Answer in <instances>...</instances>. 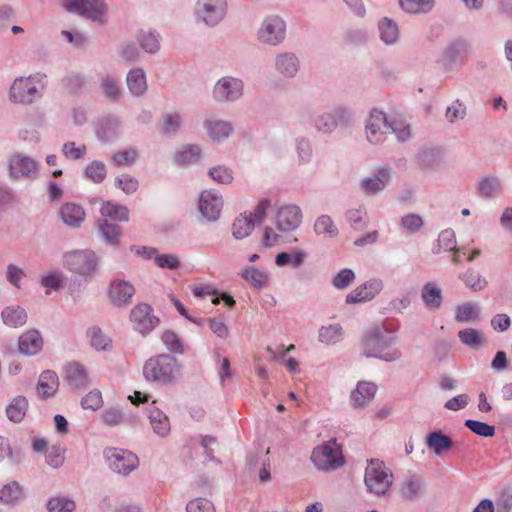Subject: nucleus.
Here are the masks:
<instances>
[{"instance_id": "1", "label": "nucleus", "mask_w": 512, "mask_h": 512, "mask_svg": "<svg viewBox=\"0 0 512 512\" xmlns=\"http://www.w3.org/2000/svg\"><path fill=\"white\" fill-rule=\"evenodd\" d=\"M46 82L44 74L17 78L10 88L9 98L14 103L31 104L41 97V91L45 88Z\"/></svg>"}, {"instance_id": "2", "label": "nucleus", "mask_w": 512, "mask_h": 512, "mask_svg": "<svg viewBox=\"0 0 512 512\" xmlns=\"http://www.w3.org/2000/svg\"><path fill=\"white\" fill-rule=\"evenodd\" d=\"M364 483L369 493L385 496L393 483V474L382 461H369L364 475Z\"/></svg>"}, {"instance_id": "3", "label": "nucleus", "mask_w": 512, "mask_h": 512, "mask_svg": "<svg viewBox=\"0 0 512 512\" xmlns=\"http://www.w3.org/2000/svg\"><path fill=\"white\" fill-rule=\"evenodd\" d=\"M179 371L177 360L170 355H158L148 359L143 366V374L148 381L169 383Z\"/></svg>"}, {"instance_id": "4", "label": "nucleus", "mask_w": 512, "mask_h": 512, "mask_svg": "<svg viewBox=\"0 0 512 512\" xmlns=\"http://www.w3.org/2000/svg\"><path fill=\"white\" fill-rule=\"evenodd\" d=\"M363 353L367 357H377L385 361H393L400 356L399 351L391 346V339L386 340L378 328L365 336Z\"/></svg>"}, {"instance_id": "5", "label": "nucleus", "mask_w": 512, "mask_h": 512, "mask_svg": "<svg viewBox=\"0 0 512 512\" xmlns=\"http://www.w3.org/2000/svg\"><path fill=\"white\" fill-rule=\"evenodd\" d=\"M311 460L324 471L335 470L344 464L341 448L335 441H329L313 450Z\"/></svg>"}, {"instance_id": "6", "label": "nucleus", "mask_w": 512, "mask_h": 512, "mask_svg": "<svg viewBox=\"0 0 512 512\" xmlns=\"http://www.w3.org/2000/svg\"><path fill=\"white\" fill-rule=\"evenodd\" d=\"M64 8L70 13L87 17L93 21L104 22L106 5L103 0H66Z\"/></svg>"}, {"instance_id": "7", "label": "nucleus", "mask_w": 512, "mask_h": 512, "mask_svg": "<svg viewBox=\"0 0 512 512\" xmlns=\"http://www.w3.org/2000/svg\"><path fill=\"white\" fill-rule=\"evenodd\" d=\"M65 264L75 273L88 275L95 271L97 259L91 250H78L65 255Z\"/></svg>"}, {"instance_id": "8", "label": "nucleus", "mask_w": 512, "mask_h": 512, "mask_svg": "<svg viewBox=\"0 0 512 512\" xmlns=\"http://www.w3.org/2000/svg\"><path fill=\"white\" fill-rule=\"evenodd\" d=\"M105 457L110 468L120 474L126 475L138 466L137 456L128 450L109 448L105 451Z\"/></svg>"}, {"instance_id": "9", "label": "nucleus", "mask_w": 512, "mask_h": 512, "mask_svg": "<svg viewBox=\"0 0 512 512\" xmlns=\"http://www.w3.org/2000/svg\"><path fill=\"white\" fill-rule=\"evenodd\" d=\"M130 320L134 329L143 336L149 334L159 324V319L154 316L153 309L147 304L136 305L131 311Z\"/></svg>"}, {"instance_id": "10", "label": "nucleus", "mask_w": 512, "mask_h": 512, "mask_svg": "<svg viewBox=\"0 0 512 512\" xmlns=\"http://www.w3.org/2000/svg\"><path fill=\"white\" fill-rule=\"evenodd\" d=\"M286 34V26L284 21L278 16L267 17L259 31L258 38L264 43L276 45L280 43Z\"/></svg>"}, {"instance_id": "11", "label": "nucleus", "mask_w": 512, "mask_h": 512, "mask_svg": "<svg viewBox=\"0 0 512 512\" xmlns=\"http://www.w3.org/2000/svg\"><path fill=\"white\" fill-rule=\"evenodd\" d=\"M302 222L301 209L296 205H284L277 211L275 225L279 231L290 232L296 230Z\"/></svg>"}, {"instance_id": "12", "label": "nucleus", "mask_w": 512, "mask_h": 512, "mask_svg": "<svg viewBox=\"0 0 512 512\" xmlns=\"http://www.w3.org/2000/svg\"><path fill=\"white\" fill-rule=\"evenodd\" d=\"M226 11L225 0H198L196 12L208 25L220 22Z\"/></svg>"}, {"instance_id": "13", "label": "nucleus", "mask_w": 512, "mask_h": 512, "mask_svg": "<svg viewBox=\"0 0 512 512\" xmlns=\"http://www.w3.org/2000/svg\"><path fill=\"white\" fill-rule=\"evenodd\" d=\"M390 132L391 124L388 123L385 114L376 110L372 111L366 125L368 140L373 144L379 143Z\"/></svg>"}, {"instance_id": "14", "label": "nucleus", "mask_w": 512, "mask_h": 512, "mask_svg": "<svg viewBox=\"0 0 512 512\" xmlns=\"http://www.w3.org/2000/svg\"><path fill=\"white\" fill-rule=\"evenodd\" d=\"M199 211L209 221H215L219 218L222 207V196L214 191H203L199 198Z\"/></svg>"}, {"instance_id": "15", "label": "nucleus", "mask_w": 512, "mask_h": 512, "mask_svg": "<svg viewBox=\"0 0 512 512\" xmlns=\"http://www.w3.org/2000/svg\"><path fill=\"white\" fill-rule=\"evenodd\" d=\"M37 172L38 165L30 157L14 155L10 160V175L15 179L34 178Z\"/></svg>"}, {"instance_id": "16", "label": "nucleus", "mask_w": 512, "mask_h": 512, "mask_svg": "<svg viewBox=\"0 0 512 512\" xmlns=\"http://www.w3.org/2000/svg\"><path fill=\"white\" fill-rule=\"evenodd\" d=\"M243 90L242 82L234 78H223L214 87V97L218 101H233L238 99Z\"/></svg>"}, {"instance_id": "17", "label": "nucleus", "mask_w": 512, "mask_h": 512, "mask_svg": "<svg viewBox=\"0 0 512 512\" xmlns=\"http://www.w3.org/2000/svg\"><path fill=\"white\" fill-rule=\"evenodd\" d=\"M382 287L383 284L381 280L371 279L349 293L346 297V302L354 304L369 301L382 290Z\"/></svg>"}, {"instance_id": "18", "label": "nucleus", "mask_w": 512, "mask_h": 512, "mask_svg": "<svg viewBox=\"0 0 512 512\" xmlns=\"http://www.w3.org/2000/svg\"><path fill=\"white\" fill-rule=\"evenodd\" d=\"M18 346L21 353L36 355L42 350L43 338L38 330H27L19 337Z\"/></svg>"}, {"instance_id": "19", "label": "nucleus", "mask_w": 512, "mask_h": 512, "mask_svg": "<svg viewBox=\"0 0 512 512\" xmlns=\"http://www.w3.org/2000/svg\"><path fill=\"white\" fill-rule=\"evenodd\" d=\"M134 293L135 289L133 285L124 280H115L109 287V297L116 305L129 303Z\"/></svg>"}, {"instance_id": "20", "label": "nucleus", "mask_w": 512, "mask_h": 512, "mask_svg": "<svg viewBox=\"0 0 512 512\" xmlns=\"http://www.w3.org/2000/svg\"><path fill=\"white\" fill-rule=\"evenodd\" d=\"M59 387V379L54 371H43L37 383V394L39 397L46 399L53 396Z\"/></svg>"}, {"instance_id": "21", "label": "nucleus", "mask_w": 512, "mask_h": 512, "mask_svg": "<svg viewBox=\"0 0 512 512\" xmlns=\"http://www.w3.org/2000/svg\"><path fill=\"white\" fill-rule=\"evenodd\" d=\"M376 386L371 382L361 381L351 392V403L354 407H363L370 403L376 394Z\"/></svg>"}, {"instance_id": "22", "label": "nucleus", "mask_w": 512, "mask_h": 512, "mask_svg": "<svg viewBox=\"0 0 512 512\" xmlns=\"http://www.w3.org/2000/svg\"><path fill=\"white\" fill-rule=\"evenodd\" d=\"M148 417L150 420V424L153 428V431L161 436L165 437L170 433L171 426L170 421L167 415L159 410L154 403L150 406L148 410Z\"/></svg>"}, {"instance_id": "23", "label": "nucleus", "mask_w": 512, "mask_h": 512, "mask_svg": "<svg viewBox=\"0 0 512 512\" xmlns=\"http://www.w3.org/2000/svg\"><path fill=\"white\" fill-rule=\"evenodd\" d=\"M62 221L71 227H79L85 219L84 209L75 203H66L60 209Z\"/></svg>"}, {"instance_id": "24", "label": "nucleus", "mask_w": 512, "mask_h": 512, "mask_svg": "<svg viewBox=\"0 0 512 512\" xmlns=\"http://www.w3.org/2000/svg\"><path fill=\"white\" fill-rule=\"evenodd\" d=\"M66 380L73 388H84L89 383L88 373L79 363L73 362L66 367Z\"/></svg>"}, {"instance_id": "25", "label": "nucleus", "mask_w": 512, "mask_h": 512, "mask_svg": "<svg viewBox=\"0 0 512 512\" xmlns=\"http://www.w3.org/2000/svg\"><path fill=\"white\" fill-rule=\"evenodd\" d=\"M5 325L13 328L23 326L27 321V313L20 306H8L1 313Z\"/></svg>"}, {"instance_id": "26", "label": "nucleus", "mask_w": 512, "mask_h": 512, "mask_svg": "<svg viewBox=\"0 0 512 512\" xmlns=\"http://www.w3.org/2000/svg\"><path fill=\"white\" fill-rule=\"evenodd\" d=\"M101 216L114 221H128L129 210L127 207L110 201H102L100 206Z\"/></svg>"}, {"instance_id": "27", "label": "nucleus", "mask_w": 512, "mask_h": 512, "mask_svg": "<svg viewBox=\"0 0 512 512\" xmlns=\"http://www.w3.org/2000/svg\"><path fill=\"white\" fill-rule=\"evenodd\" d=\"M389 180V171L387 169H380L375 176L363 180L362 187L366 194H374L383 190Z\"/></svg>"}, {"instance_id": "28", "label": "nucleus", "mask_w": 512, "mask_h": 512, "mask_svg": "<svg viewBox=\"0 0 512 512\" xmlns=\"http://www.w3.org/2000/svg\"><path fill=\"white\" fill-rule=\"evenodd\" d=\"M421 297L427 308L437 310L442 303V291L435 283L429 282L424 285Z\"/></svg>"}, {"instance_id": "29", "label": "nucleus", "mask_w": 512, "mask_h": 512, "mask_svg": "<svg viewBox=\"0 0 512 512\" xmlns=\"http://www.w3.org/2000/svg\"><path fill=\"white\" fill-rule=\"evenodd\" d=\"M254 229L252 215L241 214L232 224V235L235 239H243L250 235Z\"/></svg>"}, {"instance_id": "30", "label": "nucleus", "mask_w": 512, "mask_h": 512, "mask_svg": "<svg viewBox=\"0 0 512 512\" xmlns=\"http://www.w3.org/2000/svg\"><path fill=\"white\" fill-rule=\"evenodd\" d=\"M127 85L132 94L138 96L147 89L146 76L141 69H132L127 75Z\"/></svg>"}, {"instance_id": "31", "label": "nucleus", "mask_w": 512, "mask_h": 512, "mask_svg": "<svg viewBox=\"0 0 512 512\" xmlns=\"http://www.w3.org/2000/svg\"><path fill=\"white\" fill-rule=\"evenodd\" d=\"M28 401L23 396L15 397L7 406L6 413L8 418L13 422H21L26 414Z\"/></svg>"}, {"instance_id": "32", "label": "nucleus", "mask_w": 512, "mask_h": 512, "mask_svg": "<svg viewBox=\"0 0 512 512\" xmlns=\"http://www.w3.org/2000/svg\"><path fill=\"white\" fill-rule=\"evenodd\" d=\"M206 127L214 141H221L229 137L232 127L228 122L211 119L206 121Z\"/></svg>"}, {"instance_id": "33", "label": "nucleus", "mask_w": 512, "mask_h": 512, "mask_svg": "<svg viewBox=\"0 0 512 512\" xmlns=\"http://www.w3.org/2000/svg\"><path fill=\"white\" fill-rule=\"evenodd\" d=\"M422 490V482L418 476L407 477L400 487L401 496L406 500H413L418 497Z\"/></svg>"}, {"instance_id": "34", "label": "nucleus", "mask_w": 512, "mask_h": 512, "mask_svg": "<svg viewBox=\"0 0 512 512\" xmlns=\"http://www.w3.org/2000/svg\"><path fill=\"white\" fill-rule=\"evenodd\" d=\"M427 445L435 452V454L441 455L442 453L450 450L453 443L450 437L442 434L441 432H433L427 438Z\"/></svg>"}, {"instance_id": "35", "label": "nucleus", "mask_w": 512, "mask_h": 512, "mask_svg": "<svg viewBox=\"0 0 512 512\" xmlns=\"http://www.w3.org/2000/svg\"><path fill=\"white\" fill-rule=\"evenodd\" d=\"M314 231L317 235L324 237H335L338 234L337 226L334 224L332 218L328 215L318 217L314 224Z\"/></svg>"}, {"instance_id": "36", "label": "nucleus", "mask_w": 512, "mask_h": 512, "mask_svg": "<svg viewBox=\"0 0 512 512\" xmlns=\"http://www.w3.org/2000/svg\"><path fill=\"white\" fill-rule=\"evenodd\" d=\"M343 329L339 324L323 326L319 329V341L325 344H335L342 339Z\"/></svg>"}, {"instance_id": "37", "label": "nucleus", "mask_w": 512, "mask_h": 512, "mask_svg": "<svg viewBox=\"0 0 512 512\" xmlns=\"http://www.w3.org/2000/svg\"><path fill=\"white\" fill-rule=\"evenodd\" d=\"M277 69L285 76H294L299 68L297 58L292 54H283L277 58Z\"/></svg>"}, {"instance_id": "38", "label": "nucleus", "mask_w": 512, "mask_h": 512, "mask_svg": "<svg viewBox=\"0 0 512 512\" xmlns=\"http://www.w3.org/2000/svg\"><path fill=\"white\" fill-rule=\"evenodd\" d=\"M305 257V252L300 250L294 251L292 254L281 252L277 254L275 263L279 267L291 265L293 268H298L303 264Z\"/></svg>"}, {"instance_id": "39", "label": "nucleus", "mask_w": 512, "mask_h": 512, "mask_svg": "<svg viewBox=\"0 0 512 512\" xmlns=\"http://www.w3.org/2000/svg\"><path fill=\"white\" fill-rule=\"evenodd\" d=\"M401 8L408 13H426L434 6V0H399Z\"/></svg>"}, {"instance_id": "40", "label": "nucleus", "mask_w": 512, "mask_h": 512, "mask_svg": "<svg viewBox=\"0 0 512 512\" xmlns=\"http://www.w3.org/2000/svg\"><path fill=\"white\" fill-rule=\"evenodd\" d=\"M460 341L473 349L479 348L484 343L483 335L476 329L466 328L458 333Z\"/></svg>"}, {"instance_id": "41", "label": "nucleus", "mask_w": 512, "mask_h": 512, "mask_svg": "<svg viewBox=\"0 0 512 512\" xmlns=\"http://www.w3.org/2000/svg\"><path fill=\"white\" fill-rule=\"evenodd\" d=\"M99 229L105 240L111 245H118L121 239L119 226L109 223L106 219L99 222Z\"/></svg>"}, {"instance_id": "42", "label": "nucleus", "mask_w": 512, "mask_h": 512, "mask_svg": "<svg viewBox=\"0 0 512 512\" xmlns=\"http://www.w3.org/2000/svg\"><path fill=\"white\" fill-rule=\"evenodd\" d=\"M379 30L381 39L387 44L394 43L398 38V26L388 18H384L380 21Z\"/></svg>"}, {"instance_id": "43", "label": "nucleus", "mask_w": 512, "mask_h": 512, "mask_svg": "<svg viewBox=\"0 0 512 512\" xmlns=\"http://www.w3.org/2000/svg\"><path fill=\"white\" fill-rule=\"evenodd\" d=\"M478 317V307L474 303H465L456 309L455 319L460 323L473 322Z\"/></svg>"}, {"instance_id": "44", "label": "nucleus", "mask_w": 512, "mask_h": 512, "mask_svg": "<svg viewBox=\"0 0 512 512\" xmlns=\"http://www.w3.org/2000/svg\"><path fill=\"white\" fill-rule=\"evenodd\" d=\"M22 496V487L19 483L12 481L7 485H4L0 490V501L4 503H13L19 500Z\"/></svg>"}, {"instance_id": "45", "label": "nucleus", "mask_w": 512, "mask_h": 512, "mask_svg": "<svg viewBox=\"0 0 512 512\" xmlns=\"http://www.w3.org/2000/svg\"><path fill=\"white\" fill-rule=\"evenodd\" d=\"M460 279L465 283L467 287L473 289L474 291H480L487 285V281L474 270H467L460 276Z\"/></svg>"}, {"instance_id": "46", "label": "nucleus", "mask_w": 512, "mask_h": 512, "mask_svg": "<svg viewBox=\"0 0 512 512\" xmlns=\"http://www.w3.org/2000/svg\"><path fill=\"white\" fill-rule=\"evenodd\" d=\"M87 334L91 345L96 350H106L111 344V340L97 327L90 328Z\"/></svg>"}, {"instance_id": "47", "label": "nucleus", "mask_w": 512, "mask_h": 512, "mask_svg": "<svg viewBox=\"0 0 512 512\" xmlns=\"http://www.w3.org/2000/svg\"><path fill=\"white\" fill-rule=\"evenodd\" d=\"M85 174L95 183H101L106 177V166L99 161H93L87 165Z\"/></svg>"}, {"instance_id": "48", "label": "nucleus", "mask_w": 512, "mask_h": 512, "mask_svg": "<svg viewBox=\"0 0 512 512\" xmlns=\"http://www.w3.org/2000/svg\"><path fill=\"white\" fill-rule=\"evenodd\" d=\"M210 177L217 183L229 184L233 180V172L226 166L218 165L209 170Z\"/></svg>"}, {"instance_id": "49", "label": "nucleus", "mask_w": 512, "mask_h": 512, "mask_svg": "<svg viewBox=\"0 0 512 512\" xmlns=\"http://www.w3.org/2000/svg\"><path fill=\"white\" fill-rule=\"evenodd\" d=\"M201 150L197 145H190L177 153L175 159L179 165H186L196 161L200 157Z\"/></svg>"}, {"instance_id": "50", "label": "nucleus", "mask_w": 512, "mask_h": 512, "mask_svg": "<svg viewBox=\"0 0 512 512\" xmlns=\"http://www.w3.org/2000/svg\"><path fill=\"white\" fill-rule=\"evenodd\" d=\"M161 340L168 350L173 353H183V345L177 334L171 330L164 331Z\"/></svg>"}, {"instance_id": "51", "label": "nucleus", "mask_w": 512, "mask_h": 512, "mask_svg": "<svg viewBox=\"0 0 512 512\" xmlns=\"http://www.w3.org/2000/svg\"><path fill=\"white\" fill-rule=\"evenodd\" d=\"M465 426L479 436L492 437L495 434L494 426L477 420H466Z\"/></svg>"}, {"instance_id": "52", "label": "nucleus", "mask_w": 512, "mask_h": 512, "mask_svg": "<svg viewBox=\"0 0 512 512\" xmlns=\"http://www.w3.org/2000/svg\"><path fill=\"white\" fill-rule=\"evenodd\" d=\"M242 276L256 288H260L267 283V275L254 267L247 268Z\"/></svg>"}, {"instance_id": "53", "label": "nucleus", "mask_w": 512, "mask_h": 512, "mask_svg": "<svg viewBox=\"0 0 512 512\" xmlns=\"http://www.w3.org/2000/svg\"><path fill=\"white\" fill-rule=\"evenodd\" d=\"M187 512H216L215 507L207 498L198 497L191 500L186 506Z\"/></svg>"}, {"instance_id": "54", "label": "nucleus", "mask_w": 512, "mask_h": 512, "mask_svg": "<svg viewBox=\"0 0 512 512\" xmlns=\"http://www.w3.org/2000/svg\"><path fill=\"white\" fill-rule=\"evenodd\" d=\"M49 512H72L75 509V503L66 498H52L47 504Z\"/></svg>"}, {"instance_id": "55", "label": "nucleus", "mask_w": 512, "mask_h": 512, "mask_svg": "<svg viewBox=\"0 0 512 512\" xmlns=\"http://www.w3.org/2000/svg\"><path fill=\"white\" fill-rule=\"evenodd\" d=\"M81 405L84 409L96 411L103 405L101 392L94 390L85 395L81 400Z\"/></svg>"}, {"instance_id": "56", "label": "nucleus", "mask_w": 512, "mask_h": 512, "mask_svg": "<svg viewBox=\"0 0 512 512\" xmlns=\"http://www.w3.org/2000/svg\"><path fill=\"white\" fill-rule=\"evenodd\" d=\"M139 42L142 48L150 53H155L160 48L157 37L151 32H141L139 34Z\"/></svg>"}, {"instance_id": "57", "label": "nucleus", "mask_w": 512, "mask_h": 512, "mask_svg": "<svg viewBox=\"0 0 512 512\" xmlns=\"http://www.w3.org/2000/svg\"><path fill=\"white\" fill-rule=\"evenodd\" d=\"M115 184L118 188H120L121 190H123L126 194H131V193H134L137 189H138V181L128 175V174H124L120 177H117L115 179Z\"/></svg>"}, {"instance_id": "58", "label": "nucleus", "mask_w": 512, "mask_h": 512, "mask_svg": "<svg viewBox=\"0 0 512 512\" xmlns=\"http://www.w3.org/2000/svg\"><path fill=\"white\" fill-rule=\"evenodd\" d=\"M181 123V117L178 113H168L163 116L161 124V132L172 133L175 132Z\"/></svg>"}, {"instance_id": "59", "label": "nucleus", "mask_w": 512, "mask_h": 512, "mask_svg": "<svg viewBox=\"0 0 512 512\" xmlns=\"http://www.w3.org/2000/svg\"><path fill=\"white\" fill-rule=\"evenodd\" d=\"M479 193L482 196L490 197L499 189V181L494 177H486L479 183Z\"/></svg>"}, {"instance_id": "60", "label": "nucleus", "mask_w": 512, "mask_h": 512, "mask_svg": "<svg viewBox=\"0 0 512 512\" xmlns=\"http://www.w3.org/2000/svg\"><path fill=\"white\" fill-rule=\"evenodd\" d=\"M438 246L444 251H453L456 247L455 234L452 230H444L439 234Z\"/></svg>"}, {"instance_id": "61", "label": "nucleus", "mask_w": 512, "mask_h": 512, "mask_svg": "<svg viewBox=\"0 0 512 512\" xmlns=\"http://www.w3.org/2000/svg\"><path fill=\"white\" fill-rule=\"evenodd\" d=\"M137 157V153L134 149H126L115 153L112 157V161L117 166H124L132 164Z\"/></svg>"}, {"instance_id": "62", "label": "nucleus", "mask_w": 512, "mask_h": 512, "mask_svg": "<svg viewBox=\"0 0 512 512\" xmlns=\"http://www.w3.org/2000/svg\"><path fill=\"white\" fill-rule=\"evenodd\" d=\"M402 226L410 233H416L423 226V219L416 214H408L401 219Z\"/></svg>"}, {"instance_id": "63", "label": "nucleus", "mask_w": 512, "mask_h": 512, "mask_svg": "<svg viewBox=\"0 0 512 512\" xmlns=\"http://www.w3.org/2000/svg\"><path fill=\"white\" fill-rule=\"evenodd\" d=\"M355 279V274L350 269H342L333 279V285L338 289L346 288Z\"/></svg>"}, {"instance_id": "64", "label": "nucleus", "mask_w": 512, "mask_h": 512, "mask_svg": "<svg viewBox=\"0 0 512 512\" xmlns=\"http://www.w3.org/2000/svg\"><path fill=\"white\" fill-rule=\"evenodd\" d=\"M102 421L108 426H117L123 421V415L117 408L106 409L101 415Z\"/></svg>"}]
</instances>
